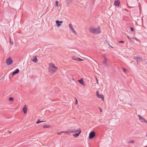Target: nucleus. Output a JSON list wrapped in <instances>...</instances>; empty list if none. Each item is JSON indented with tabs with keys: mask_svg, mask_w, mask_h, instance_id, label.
<instances>
[{
	"mask_svg": "<svg viewBox=\"0 0 147 147\" xmlns=\"http://www.w3.org/2000/svg\"><path fill=\"white\" fill-rule=\"evenodd\" d=\"M134 142V141L131 140V141H130V142L131 143H133Z\"/></svg>",
	"mask_w": 147,
	"mask_h": 147,
	"instance_id": "f704fd0d",
	"label": "nucleus"
},
{
	"mask_svg": "<svg viewBox=\"0 0 147 147\" xmlns=\"http://www.w3.org/2000/svg\"><path fill=\"white\" fill-rule=\"evenodd\" d=\"M110 47H111V48H113V47H112L111 46H111H110Z\"/></svg>",
	"mask_w": 147,
	"mask_h": 147,
	"instance_id": "79ce46f5",
	"label": "nucleus"
},
{
	"mask_svg": "<svg viewBox=\"0 0 147 147\" xmlns=\"http://www.w3.org/2000/svg\"><path fill=\"white\" fill-rule=\"evenodd\" d=\"M79 130V129H78L76 128H70L68 129V131L67 132H69V134L71 133H73L78 131Z\"/></svg>",
	"mask_w": 147,
	"mask_h": 147,
	"instance_id": "7ed1b4c3",
	"label": "nucleus"
},
{
	"mask_svg": "<svg viewBox=\"0 0 147 147\" xmlns=\"http://www.w3.org/2000/svg\"><path fill=\"white\" fill-rule=\"evenodd\" d=\"M103 63L104 65L105 66H108V64L107 63V59L106 57H105L104 60L102 62Z\"/></svg>",
	"mask_w": 147,
	"mask_h": 147,
	"instance_id": "1a4fd4ad",
	"label": "nucleus"
},
{
	"mask_svg": "<svg viewBox=\"0 0 147 147\" xmlns=\"http://www.w3.org/2000/svg\"><path fill=\"white\" fill-rule=\"evenodd\" d=\"M19 72V70L18 69H16L15 71H14L12 73V75H14L15 74H18Z\"/></svg>",
	"mask_w": 147,
	"mask_h": 147,
	"instance_id": "f8f14e48",
	"label": "nucleus"
},
{
	"mask_svg": "<svg viewBox=\"0 0 147 147\" xmlns=\"http://www.w3.org/2000/svg\"><path fill=\"white\" fill-rule=\"evenodd\" d=\"M45 121H40V123L43 122H44Z\"/></svg>",
	"mask_w": 147,
	"mask_h": 147,
	"instance_id": "ea45409f",
	"label": "nucleus"
},
{
	"mask_svg": "<svg viewBox=\"0 0 147 147\" xmlns=\"http://www.w3.org/2000/svg\"><path fill=\"white\" fill-rule=\"evenodd\" d=\"M96 81H97V84H98V80H97V79H96Z\"/></svg>",
	"mask_w": 147,
	"mask_h": 147,
	"instance_id": "58836bf2",
	"label": "nucleus"
},
{
	"mask_svg": "<svg viewBox=\"0 0 147 147\" xmlns=\"http://www.w3.org/2000/svg\"><path fill=\"white\" fill-rule=\"evenodd\" d=\"M99 108V109H100V112H102V110L100 108V107Z\"/></svg>",
	"mask_w": 147,
	"mask_h": 147,
	"instance_id": "e433bc0d",
	"label": "nucleus"
},
{
	"mask_svg": "<svg viewBox=\"0 0 147 147\" xmlns=\"http://www.w3.org/2000/svg\"><path fill=\"white\" fill-rule=\"evenodd\" d=\"M71 31L73 33H74L75 34H76V32L75 31V30H74V29L73 30H71Z\"/></svg>",
	"mask_w": 147,
	"mask_h": 147,
	"instance_id": "393cba45",
	"label": "nucleus"
},
{
	"mask_svg": "<svg viewBox=\"0 0 147 147\" xmlns=\"http://www.w3.org/2000/svg\"><path fill=\"white\" fill-rule=\"evenodd\" d=\"M59 22L61 24L62 23H63V21H59Z\"/></svg>",
	"mask_w": 147,
	"mask_h": 147,
	"instance_id": "473e14b6",
	"label": "nucleus"
},
{
	"mask_svg": "<svg viewBox=\"0 0 147 147\" xmlns=\"http://www.w3.org/2000/svg\"><path fill=\"white\" fill-rule=\"evenodd\" d=\"M98 98H103L104 97L103 95H101L100 94H98V95L97 96Z\"/></svg>",
	"mask_w": 147,
	"mask_h": 147,
	"instance_id": "dca6fc26",
	"label": "nucleus"
},
{
	"mask_svg": "<svg viewBox=\"0 0 147 147\" xmlns=\"http://www.w3.org/2000/svg\"><path fill=\"white\" fill-rule=\"evenodd\" d=\"M127 38H129V37L128 36H127Z\"/></svg>",
	"mask_w": 147,
	"mask_h": 147,
	"instance_id": "c03bdc74",
	"label": "nucleus"
},
{
	"mask_svg": "<svg viewBox=\"0 0 147 147\" xmlns=\"http://www.w3.org/2000/svg\"><path fill=\"white\" fill-rule=\"evenodd\" d=\"M130 30H131V31H134V28L132 27H131L130 28Z\"/></svg>",
	"mask_w": 147,
	"mask_h": 147,
	"instance_id": "c756f323",
	"label": "nucleus"
},
{
	"mask_svg": "<svg viewBox=\"0 0 147 147\" xmlns=\"http://www.w3.org/2000/svg\"><path fill=\"white\" fill-rule=\"evenodd\" d=\"M95 136V132L94 131L91 132L89 135V139H92Z\"/></svg>",
	"mask_w": 147,
	"mask_h": 147,
	"instance_id": "423d86ee",
	"label": "nucleus"
},
{
	"mask_svg": "<svg viewBox=\"0 0 147 147\" xmlns=\"http://www.w3.org/2000/svg\"><path fill=\"white\" fill-rule=\"evenodd\" d=\"M139 119L140 121L142 122L145 123H147V121L140 115H138Z\"/></svg>",
	"mask_w": 147,
	"mask_h": 147,
	"instance_id": "39448f33",
	"label": "nucleus"
},
{
	"mask_svg": "<svg viewBox=\"0 0 147 147\" xmlns=\"http://www.w3.org/2000/svg\"><path fill=\"white\" fill-rule=\"evenodd\" d=\"M57 67L55 66L53 63H51L49 64L48 70L51 74L54 73L57 70Z\"/></svg>",
	"mask_w": 147,
	"mask_h": 147,
	"instance_id": "f03ea898",
	"label": "nucleus"
},
{
	"mask_svg": "<svg viewBox=\"0 0 147 147\" xmlns=\"http://www.w3.org/2000/svg\"><path fill=\"white\" fill-rule=\"evenodd\" d=\"M98 94H99L98 93V91H97L96 92V95H97V96L98 95Z\"/></svg>",
	"mask_w": 147,
	"mask_h": 147,
	"instance_id": "c9c22d12",
	"label": "nucleus"
},
{
	"mask_svg": "<svg viewBox=\"0 0 147 147\" xmlns=\"http://www.w3.org/2000/svg\"><path fill=\"white\" fill-rule=\"evenodd\" d=\"M6 62L7 65H9L12 64L13 61L11 58L9 57L8 59H6Z\"/></svg>",
	"mask_w": 147,
	"mask_h": 147,
	"instance_id": "20e7f679",
	"label": "nucleus"
},
{
	"mask_svg": "<svg viewBox=\"0 0 147 147\" xmlns=\"http://www.w3.org/2000/svg\"><path fill=\"white\" fill-rule=\"evenodd\" d=\"M88 30L90 33L94 34H98L101 32L100 26L97 28L94 27H90L89 28Z\"/></svg>",
	"mask_w": 147,
	"mask_h": 147,
	"instance_id": "f257e3e1",
	"label": "nucleus"
},
{
	"mask_svg": "<svg viewBox=\"0 0 147 147\" xmlns=\"http://www.w3.org/2000/svg\"><path fill=\"white\" fill-rule=\"evenodd\" d=\"M63 131V133H68L69 134V132H67L68 131V129L67 130V131Z\"/></svg>",
	"mask_w": 147,
	"mask_h": 147,
	"instance_id": "7c9ffc66",
	"label": "nucleus"
},
{
	"mask_svg": "<svg viewBox=\"0 0 147 147\" xmlns=\"http://www.w3.org/2000/svg\"><path fill=\"white\" fill-rule=\"evenodd\" d=\"M9 133H11V131H9Z\"/></svg>",
	"mask_w": 147,
	"mask_h": 147,
	"instance_id": "37998d69",
	"label": "nucleus"
},
{
	"mask_svg": "<svg viewBox=\"0 0 147 147\" xmlns=\"http://www.w3.org/2000/svg\"><path fill=\"white\" fill-rule=\"evenodd\" d=\"M58 3H59V2H58V1H56V2H55L56 5L57 7H58Z\"/></svg>",
	"mask_w": 147,
	"mask_h": 147,
	"instance_id": "5701e85b",
	"label": "nucleus"
},
{
	"mask_svg": "<svg viewBox=\"0 0 147 147\" xmlns=\"http://www.w3.org/2000/svg\"><path fill=\"white\" fill-rule=\"evenodd\" d=\"M104 43L105 44H107L109 46H111V45L109 44V43L107 42V41H105L104 42Z\"/></svg>",
	"mask_w": 147,
	"mask_h": 147,
	"instance_id": "aec40b11",
	"label": "nucleus"
},
{
	"mask_svg": "<svg viewBox=\"0 0 147 147\" xmlns=\"http://www.w3.org/2000/svg\"><path fill=\"white\" fill-rule=\"evenodd\" d=\"M63 133V131H61V132H59L58 133H57V134H58V135H61V133Z\"/></svg>",
	"mask_w": 147,
	"mask_h": 147,
	"instance_id": "c85d7f7f",
	"label": "nucleus"
},
{
	"mask_svg": "<svg viewBox=\"0 0 147 147\" xmlns=\"http://www.w3.org/2000/svg\"><path fill=\"white\" fill-rule=\"evenodd\" d=\"M78 57H77L75 56H74L72 57V59H73L75 60L76 61H77V60H78Z\"/></svg>",
	"mask_w": 147,
	"mask_h": 147,
	"instance_id": "6ab92c4d",
	"label": "nucleus"
},
{
	"mask_svg": "<svg viewBox=\"0 0 147 147\" xmlns=\"http://www.w3.org/2000/svg\"><path fill=\"white\" fill-rule=\"evenodd\" d=\"M43 128H48L49 126L47 125H43Z\"/></svg>",
	"mask_w": 147,
	"mask_h": 147,
	"instance_id": "b1692460",
	"label": "nucleus"
},
{
	"mask_svg": "<svg viewBox=\"0 0 147 147\" xmlns=\"http://www.w3.org/2000/svg\"><path fill=\"white\" fill-rule=\"evenodd\" d=\"M78 81L82 85H84V82L82 78H81L80 80H78Z\"/></svg>",
	"mask_w": 147,
	"mask_h": 147,
	"instance_id": "4468645a",
	"label": "nucleus"
},
{
	"mask_svg": "<svg viewBox=\"0 0 147 147\" xmlns=\"http://www.w3.org/2000/svg\"><path fill=\"white\" fill-rule=\"evenodd\" d=\"M134 59L137 60V64L138 65L139 64V62H140L142 61V59L140 57H134Z\"/></svg>",
	"mask_w": 147,
	"mask_h": 147,
	"instance_id": "0eeeda50",
	"label": "nucleus"
},
{
	"mask_svg": "<svg viewBox=\"0 0 147 147\" xmlns=\"http://www.w3.org/2000/svg\"><path fill=\"white\" fill-rule=\"evenodd\" d=\"M144 147H147V146H144Z\"/></svg>",
	"mask_w": 147,
	"mask_h": 147,
	"instance_id": "a18cd8bd",
	"label": "nucleus"
},
{
	"mask_svg": "<svg viewBox=\"0 0 147 147\" xmlns=\"http://www.w3.org/2000/svg\"><path fill=\"white\" fill-rule=\"evenodd\" d=\"M103 56L104 57V59L105 58V55H103Z\"/></svg>",
	"mask_w": 147,
	"mask_h": 147,
	"instance_id": "a19ab883",
	"label": "nucleus"
},
{
	"mask_svg": "<svg viewBox=\"0 0 147 147\" xmlns=\"http://www.w3.org/2000/svg\"><path fill=\"white\" fill-rule=\"evenodd\" d=\"M10 42L12 45H13V42L12 41H11L10 39Z\"/></svg>",
	"mask_w": 147,
	"mask_h": 147,
	"instance_id": "bb28decb",
	"label": "nucleus"
},
{
	"mask_svg": "<svg viewBox=\"0 0 147 147\" xmlns=\"http://www.w3.org/2000/svg\"><path fill=\"white\" fill-rule=\"evenodd\" d=\"M9 101H12L13 100V98L12 97H10L9 98Z\"/></svg>",
	"mask_w": 147,
	"mask_h": 147,
	"instance_id": "412c9836",
	"label": "nucleus"
},
{
	"mask_svg": "<svg viewBox=\"0 0 147 147\" xmlns=\"http://www.w3.org/2000/svg\"><path fill=\"white\" fill-rule=\"evenodd\" d=\"M69 28H70L71 30L74 29V28L71 24H69Z\"/></svg>",
	"mask_w": 147,
	"mask_h": 147,
	"instance_id": "a211bd4d",
	"label": "nucleus"
},
{
	"mask_svg": "<svg viewBox=\"0 0 147 147\" xmlns=\"http://www.w3.org/2000/svg\"><path fill=\"white\" fill-rule=\"evenodd\" d=\"M32 60L33 61L35 62V63H37V62L38 61V59L37 58L36 56H33V59H32Z\"/></svg>",
	"mask_w": 147,
	"mask_h": 147,
	"instance_id": "9b49d317",
	"label": "nucleus"
},
{
	"mask_svg": "<svg viewBox=\"0 0 147 147\" xmlns=\"http://www.w3.org/2000/svg\"><path fill=\"white\" fill-rule=\"evenodd\" d=\"M114 5L116 6H119L120 4V2L119 0L115 1L114 2Z\"/></svg>",
	"mask_w": 147,
	"mask_h": 147,
	"instance_id": "9d476101",
	"label": "nucleus"
},
{
	"mask_svg": "<svg viewBox=\"0 0 147 147\" xmlns=\"http://www.w3.org/2000/svg\"><path fill=\"white\" fill-rule=\"evenodd\" d=\"M72 1V0H66L67 3L69 4L71 3Z\"/></svg>",
	"mask_w": 147,
	"mask_h": 147,
	"instance_id": "f3484780",
	"label": "nucleus"
},
{
	"mask_svg": "<svg viewBox=\"0 0 147 147\" xmlns=\"http://www.w3.org/2000/svg\"><path fill=\"white\" fill-rule=\"evenodd\" d=\"M71 31L73 33H74L75 34H76V32L75 31V30H74V29L73 30H71Z\"/></svg>",
	"mask_w": 147,
	"mask_h": 147,
	"instance_id": "a878e982",
	"label": "nucleus"
},
{
	"mask_svg": "<svg viewBox=\"0 0 147 147\" xmlns=\"http://www.w3.org/2000/svg\"><path fill=\"white\" fill-rule=\"evenodd\" d=\"M119 43H124V42H123V41H122V40L119 41Z\"/></svg>",
	"mask_w": 147,
	"mask_h": 147,
	"instance_id": "2f4dec72",
	"label": "nucleus"
},
{
	"mask_svg": "<svg viewBox=\"0 0 147 147\" xmlns=\"http://www.w3.org/2000/svg\"><path fill=\"white\" fill-rule=\"evenodd\" d=\"M79 129V130L78 131V132L73 134V136H74L75 137H77L79 136L80 134L81 133V131L80 129Z\"/></svg>",
	"mask_w": 147,
	"mask_h": 147,
	"instance_id": "6e6552de",
	"label": "nucleus"
},
{
	"mask_svg": "<svg viewBox=\"0 0 147 147\" xmlns=\"http://www.w3.org/2000/svg\"><path fill=\"white\" fill-rule=\"evenodd\" d=\"M77 103H78V102H77V99H76V104L77 105Z\"/></svg>",
	"mask_w": 147,
	"mask_h": 147,
	"instance_id": "4c0bfd02",
	"label": "nucleus"
},
{
	"mask_svg": "<svg viewBox=\"0 0 147 147\" xmlns=\"http://www.w3.org/2000/svg\"><path fill=\"white\" fill-rule=\"evenodd\" d=\"M40 123V120L39 119L38 121L36 122V124H38Z\"/></svg>",
	"mask_w": 147,
	"mask_h": 147,
	"instance_id": "cd10ccee",
	"label": "nucleus"
},
{
	"mask_svg": "<svg viewBox=\"0 0 147 147\" xmlns=\"http://www.w3.org/2000/svg\"><path fill=\"white\" fill-rule=\"evenodd\" d=\"M77 61H83V60L81 59V58H78V60H77Z\"/></svg>",
	"mask_w": 147,
	"mask_h": 147,
	"instance_id": "4be33fe9",
	"label": "nucleus"
},
{
	"mask_svg": "<svg viewBox=\"0 0 147 147\" xmlns=\"http://www.w3.org/2000/svg\"><path fill=\"white\" fill-rule=\"evenodd\" d=\"M123 71L125 73V68H123Z\"/></svg>",
	"mask_w": 147,
	"mask_h": 147,
	"instance_id": "72a5a7b5",
	"label": "nucleus"
},
{
	"mask_svg": "<svg viewBox=\"0 0 147 147\" xmlns=\"http://www.w3.org/2000/svg\"><path fill=\"white\" fill-rule=\"evenodd\" d=\"M27 107H26V106L25 105L24 106L23 108V111L24 113H27Z\"/></svg>",
	"mask_w": 147,
	"mask_h": 147,
	"instance_id": "ddd939ff",
	"label": "nucleus"
},
{
	"mask_svg": "<svg viewBox=\"0 0 147 147\" xmlns=\"http://www.w3.org/2000/svg\"><path fill=\"white\" fill-rule=\"evenodd\" d=\"M55 23L56 24L57 26L58 27H59L61 25V24H60V23L59 22V21L56 20L55 21Z\"/></svg>",
	"mask_w": 147,
	"mask_h": 147,
	"instance_id": "2eb2a0df",
	"label": "nucleus"
}]
</instances>
